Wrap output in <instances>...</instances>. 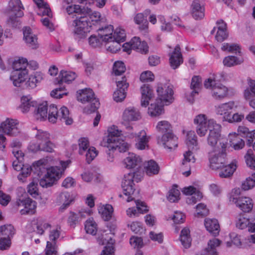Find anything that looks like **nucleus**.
Segmentation results:
<instances>
[{
	"label": "nucleus",
	"instance_id": "f257e3e1",
	"mask_svg": "<svg viewBox=\"0 0 255 255\" xmlns=\"http://www.w3.org/2000/svg\"><path fill=\"white\" fill-rule=\"evenodd\" d=\"M47 160L43 159L37 162V170L39 171L38 175L40 177L45 173L44 176L40 180L39 184L43 188H48L52 186L56 181L58 180L64 169L66 168L67 163L65 162L61 163L62 170L58 167H51L49 168L43 166Z\"/></svg>",
	"mask_w": 255,
	"mask_h": 255
},
{
	"label": "nucleus",
	"instance_id": "f03ea898",
	"mask_svg": "<svg viewBox=\"0 0 255 255\" xmlns=\"http://www.w3.org/2000/svg\"><path fill=\"white\" fill-rule=\"evenodd\" d=\"M50 134L42 130H38L35 134L36 141L31 142L28 147L33 152L42 151L47 152H53L55 145L51 141Z\"/></svg>",
	"mask_w": 255,
	"mask_h": 255
},
{
	"label": "nucleus",
	"instance_id": "7ed1b4c3",
	"mask_svg": "<svg viewBox=\"0 0 255 255\" xmlns=\"http://www.w3.org/2000/svg\"><path fill=\"white\" fill-rule=\"evenodd\" d=\"M143 174V169L140 168L133 173H129L125 176L122 182L123 192L125 195L128 197L127 201L129 202L133 199L131 196L133 194L135 190L134 187V182L138 183L141 181Z\"/></svg>",
	"mask_w": 255,
	"mask_h": 255
},
{
	"label": "nucleus",
	"instance_id": "20e7f679",
	"mask_svg": "<svg viewBox=\"0 0 255 255\" xmlns=\"http://www.w3.org/2000/svg\"><path fill=\"white\" fill-rule=\"evenodd\" d=\"M23 6L20 0H10L7 9L8 16L6 22L11 27H17L20 25L18 18L23 15Z\"/></svg>",
	"mask_w": 255,
	"mask_h": 255
},
{
	"label": "nucleus",
	"instance_id": "39448f33",
	"mask_svg": "<svg viewBox=\"0 0 255 255\" xmlns=\"http://www.w3.org/2000/svg\"><path fill=\"white\" fill-rule=\"evenodd\" d=\"M77 98L78 101L82 103H89L84 109V112L90 114L96 111L99 107L100 103L95 97V94L90 89H85L77 91Z\"/></svg>",
	"mask_w": 255,
	"mask_h": 255
},
{
	"label": "nucleus",
	"instance_id": "423d86ee",
	"mask_svg": "<svg viewBox=\"0 0 255 255\" xmlns=\"http://www.w3.org/2000/svg\"><path fill=\"white\" fill-rule=\"evenodd\" d=\"M48 120L52 123L59 120L66 125H71L73 122L72 119L70 117L69 111L67 107L63 106L58 110L57 106L54 104L49 106Z\"/></svg>",
	"mask_w": 255,
	"mask_h": 255
},
{
	"label": "nucleus",
	"instance_id": "0eeeda50",
	"mask_svg": "<svg viewBox=\"0 0 255 255\" xmlns=\"http://www.w3.org/2000/svg\"><path fill=\"white\" fill-rule=\"evenodd\" d=\"M141 118L139 111L134 107H128L126 108L122 115V121L121 124L124 126L128 131L126 132V136L129 138H133L135 134L130 132L133 127L130 125V122L136 121Z\"/></svg>",
	"mask_w": 255,
	"mask_h": 255
},
{
	"label": "nucleus",
	"instance_id": "6e6552de",
	"mask_svg": "<svg viewBox=\"0 0 255 255\" xmlns=\"http://www.w3.org/2000/svg\"><path fill=\"white\" fill-rule=\"evenodd\" d=\"M194 124L196 126L197 133L201 137L204 136L208 130L218 124L214 119H208L206 115L202 114L195 117Z\"/></svg>",
	"mask_w": 255,
	"mask_h": 255
},
{
	"label": "nucleus",
	"instance_id": "1a4fd4ad",
	"mask_svg": "<svg viewBox=\"0 0 255 255\" xmlns=\"http://www.w3.org/2000/svg\"><path fill=\"white\" fill-rule=\"evenodd\" d=\"M204 86L211 90L212 96L216 100H221L228 95V88L214 78L210 77L204 82Z\"/></svg>",
	"mask_w": 255,
	"mask_h": 255
},
{
	"label": "nucleus",
	"instance_id": "9d476101",
	"mask_svg": "<svg viewBox=\"0 0 255 255\" xmlns=\"http://www.w3.org/2000/svg\"><path fill=\"white\" fill-rule=\"evenodd\" d=\"M87 16H80L73 22V32L76 38H85L90 31L91 25Z\"/></svg>",
	"mask_w": 255,
	"mask_h": 255
},
{
	"label": "nucleus",
	"instance_id": "9b49d317",
	"mask_svg": "<svg viewBox=\"0 0 255 255\" xmlns=\"http://www.w3.org/2000/svg\"><path fill=\"white\" fill-rule=\"evenodd\" d=\"M157 100L161 104L168 106L174 101L173 90L171 86L167 83H159L156 87Z\"/></svg>",
	"mask_w": 255,
	"mask_h": 255
},
{
	"label": "nucleus",
	"instance_id": "f8f14e48",
	"mask_svg": "<svg viewBox=\"0 0 255 255\" xmlns=\"http://www.w3.org/2000/svg\"><path fill=\"white\" fill-rule=\"evenodd\" d=\"M209 165L213 170L221 169L224 164H227V153L212 151L209 152Z\"/></svg>",
	"mask_w": 255,
	"mask_h": 255
},
{
	"label": "nucleus",
	"instance_id": "ddd939ff",
	"mask_svg": "<svg viewBox=\"0 0 255 255\" xmlns=\"http://www.w3.org/2000/svg\"><path fill=\"white\" fill-rule=\"evenodd\" d=\"M79 153L80 154L86 153L87 162L90 163L97 155L98 151L94 147L89 146L87 138L83 137L78 140Z\"/></svg>",
	"mask_w": 255,
	"mask_h": 255
},
{
	"label": "nucleus",
	"instance_id": "4468645a",
	"mask_svg": "<svg viewBox=\"0 0 255 255\" xmlns=\"http://www.w3.org/2000/svg\"><path fill=\"white\" fill-rule=\"evenodd\" d=\"M117 89L113 94L114 100L117 102L123 101L126 97L127 90L129 86L127 81V78L124 76L122 77L115 78Z\"/></svg>",
	"mask_w": 255,
	"mask_h": 255
},
{
	"label": "nucleus",
	"instance_id": "2eb2a0df",
	"mask_svg": "<svg viewBox=\"0 0 255 255\" xmlns=\"http://www.w3.org/2000/svg\"><path fill=\"white\" fill-rule=\"evenodd\" d=\"M15 205L21 215H32L35 212L36 202L29 198L18 199Z\"/></svg>",
	"mask_w": 255,
	"mask_h": 255
},
{
	"label": "nucleus",
	"instance_id": "dca6fc26",
	"mask_svg": "<svg viewBox=\"0 0 255 255\" xmlns=\"http://www.w3.org/2000/svg\"><path fill=\"white\" fill-rule=\"evenodd\" d=\"M122 144H113L106 143L104 145L107 148L106 152L107 154V159L110 162H112L114 160L115 155L117 151L119 152H124L127 151L129 148V144L127 142H121Z\"/></svg>",
	"mask_w": 255,
	"mask_h": 255
},
{
	"label": "nucleus",
	"instance_id": "f3484780",
	"mask_svg": "<svg viewBox=\"0 0 255 255\" xmlns=\"http://www.w3.org/2000/svg\"><path fill=\"white\" fill-rule=\"evenodd\" d=\"M114 236V234L113 233H107L104 232L101 236L98 237V241L100 244L104 245L107 243L108 244L104 248L100 255H114V248L113 246L114 242L113 240Z\"/></svg>",
	"mask_w": 255,
	"mask_h": 255
},
{
	"label": "nucleus",
	"instance_id": "a211bd4d",
	"mask_svg": "<svg viewBox=\"0 0 255 255\" xmlns=\"http://www.w3.org/2000/svg\"><path fill=\"white\" fill-rule=\"evenodd\" d=\"M230 202L235 204L243 212L249 213L253 209L254 203L253 200L248 197H240L239 198L229 197Z\"/></svg>",
	"mask_w": 255,
	"mask_h": 255
},
{
	"label": "nucleus",
	"instance_id": "6ab92c4d",
	"mask_svg": "<svg viewBox=\"0 0 255 255\" xmlns=\"http://www.w3.org/2000/svg\"><path fill=\"white\" fill-rule=\"evenodd\" d=\"M18 124V122L15 119L7 118L1 123L0 128L3 130L4 133L10 136H15L19 133Z\"/></svg>",
	"mask_w": 255,
	"mask_h": 255
},
{
	"label": "nucleus",
	"instance_id": "aec40b11",
	"mask_svg": "<svg viewBox=\"0 0 255 255\" xmlns=\"http://www.w3.org/2000/svg\"><path fill=\"white\" fill-rule=\"evenodd\" d=\"M158 143L169 151L174 150L178 146V138L173 132L163 134L158 139Z\"/></svg>",
	"mask_w": 255,
	"mask_h": 255
},
{
	"label": "nucleus",
	"instance_id": "412c9836",
	"mask_svg": "<svg viewBox=\"0 0 255 255\" xmlns=\"http://www.w3.org/2000/svg\"><path fill=\"white\" fill-rule=\"evenodd\" d=\"M23 40L27 46L33 49L39 47L37 36L29 26L24 27L22 29Z\"/></svg>",
	"mask_w": 255,
	"mask_h": 255
},
{
	"label": "nucleus",
	"instance_id": "4be33fe9",
	"mask_svg": "<svg viewBox=\"0 0 255 255\" xmlns=\"http://www.w3.org/2000/svg\"><path fill=\"white\" fill-rule=\"evenodd\" d=\"M244 98L249 105L255 109V80L248 79V86L244 91Z\"/></svg>",
	"mask_w": 255,
	"mask_h": 255
},
{
	"label": "nucleus",
	"instance_id": "5701e85b",
	"mask_svg": "<svg viewBox=\"0 0 255 255\" xmlns=\"http://www.w3.org/2000/svg\"><path fill=\"white\" fill-rule=\"evenodd\" d=\"M15 233L13 227L10 225H4L0 227V249H4L2 242L5 241L6 244L8 246L9 239Z\"/></svg>",
	"mask_w": 255,
	"mask_h": 255
},
{
	"label": "nucleus",
	"instance_id": "b1692460",
	"mask_svg": "<svg viewBox=\"0 0 255 255\" xmlns=\"http://www.w3.org/2000/svg\"><path fill=\"white\" fill-rule=\"evenodd\" d=\"M183 60L180 48L178 45H176L174 51L169 54V63L173 69H176L183 63Z\"/></svg>",
	"mask_w": 255,
	"mask_h": 255
},
{
	"label": "nucleus",
	"instance_id": "393cba45",
	"mask_svg": "<svg viewBox=\"0 0 255 255\" xmlns=\"http://www.w3.org/2000/svg\"><path fill=\"white\" fill-rule=\"evenodd\" d=\"M28 75V70L12 71L10 79L14 86L20 87L21 85L25 81Z\"/></svg>",
	"mask_w": 255,
	"mask_h": 255
},
{
	"label": "nucleus",
	"instance_id": "a878e982",
	"mask_svg": "<svg viewBox=\"0 0 255 255\" xmlns=\"http://www.w3.org/2000/svg\"><path fill=\"white\" fill-rule=\"evenodd\" d=\"M235 107V103L231 101L216 106V112L218 115L223 116L224 119L226 121Z\"/></svg>",
	"mask_w": 255,
	"mask_h": 255
},
{
	"label": "nucleus",
	"instance_id": "bb28decb",
	"mask_svg": "<svg viewBox=\"0 0 255 255\" xmlns=\"http://www.w3.org/2000/svg\"><path fill=\"white\" fill-rule=\"evenodd\" d=\"M209 130L207 142L209 145L213 147L216 145L221 136V126L218 124Z\"/></svg>",
	"mask_w": 255,
	"mask_h": 255
},
{
	"label": "nucleus",
	"instance_id": "cd10ccee",
	"mask_svg": "<svg viewBox=\"0 0 255 255\" xmlns=\"http://www.w3.org/2000/svg\"><path fill=\"white\" fill-rule=\"evenodd\" d=\"M191 13L196 20L202 19L205 15V9L199 0H194L190 6Z\"/></svg>",
	"mask_w": 255,
	"mask_h": 255
},
{
	"label": "nucleus",
	"instance_id": "c85d7f7f",
	"mask_svg": "<svg viewBox=\"0 0 255 255\" xmlns=\"http://www.w3.org/2000/svg\"><path fill=\"white\" fill-rule=\"evenodd\" d=\"M109 135L107 141V143L113 144H122L121 142H126L120 138L121 135L122 134V131L119 130L117 127L113 126L111 127L109 129Z\"/></svg>",
	"mask_w": 255,
	"mask_h": 255
},
{
	"label": "nucleus",
	"instance_id": "c756f323",
	"mask_svg": "<svg viewBox=\"0 0 255 255\" xmlns=\"http://www.w3.org/2000/svg\"><path fill=\"white\" fill-rule=\"evenodd\" d=\"M221 243V241L216 238L209 240L208 247L197 255H217V248L220 245Z\"/></svg>",
	"mask_w": 255,
	"mask_h": 255
},
{
	"label": "nucleus",
	"instance_id": "7c9ffc66",
	"mask_svg": "<svg viewBox=\"0 0 255 255\" xmlns=\"http://www.w3.org/2000/svg\"><path fill=\"white\" fill-rule=\"evenodd\" d=\"M73 201L74 197L69 193L67 192L61 193L57 199V203L61 205L59 211L63 212Z\"/></svg>",
	"mask_w": 255,
	"mask_h": 255
},
{
	"label": "nucleus",
	"instance_id": "2f4dec72",
	"mask_svg": "<svg viewBox=\"0 0 255 255\" xmlns=\"http://www.w3.org/2000/svg\"><path fill=\"white\" fill-rule=\"evenodd\" d=\"M160 167L154 160L150 159L144 162V172L146 175L151 177L159 173Z\"/></svg>",
	"mask_w": 255,
	"mask_h": 255
},
{
	"label": "nucleus",
	"instance_id": "473e14b6",
	"mask_svg": "<svg viewBox=\"0 0 255 255\" xmlns=\"http://www.w3.org/2000/svg\"><path fill=\"white\" fill-rule=\"evenodd\" d=\"M12 166L16 171H21L20 173L18 175L19 180L24 182V178L28 176L31 171V168L28 165H24L22 163L18 164V162L13 161Z\"/></svg>",
	"mask_w": 255,
	"mask_h": 255
},
{
	"label": "nucleus",
	"instance_id": "72a5a7b5",
	"mask_svg": "<svg viewBox=\"0 0 255 255\" xmlns=\"http://www.w3.org/2000/svg\"><path fill=\"white\" fill-rule=\"evenodd\" d=\"M184 158L182 160V166L185 167L186 169L188 170L183 173V174L187 177L191 174L190 171V163H194L195 162V158L193 155V153L188 150L186 151L184 154Z\"/></svg>",
	"mask_w": 255,
	"mask_h": 255
},
{
	"label": "nucleus",
	"instance_id": "f704fd0d",
	"mask_svg": "<svg viewBox=\"0 0 255 255\" xmlns=\"http://www.w3.org/2000/svg\"><path fill=\"white\" fill-rule=\"evenodd\" d=\"M141 162L142 158L140 156L133 153H129L128 156L124 160L126 167L128 169L139 166Z\"/></svg>",
	"mask_w": 255,
	"mask_h": 255
},
{
	"label": "nucleus",
	"instance_id": "c9c22d12",
	"mask_svg": "<svg viewBox=\"0 0 255 255\" xmlns=\"http://www.w3.org/2000/svg\"><path fill=\"white\" fill-rule=\"evenodd\" d=\"M237 161L235 160L228 165L224 164L221 169H219L220 170L219 173V176L221 178H229L232 176L237 169Z\"/></svg>",
	"mask_w": 255,
	"mask_h": 255
},
{
	"label": "nucleus",
	"instance_id": "e433bc0d",
	"mask_svg": "<svg viewBox=\"0 0 255 255\" xmlns=\"http://www.w3.org/2000/svg\"><path fill=\"white\" fill-rule=\"evenodd\" d=\"M164 105L158 104V101L151 103L148 107L147 114L151 117H157L162 115L164 112L163 106Z\"/></svg>",
	"mask_w": 255,
	"mask_h": 255
},
{
	"label": "nucleus",
	"instance_id": "4c0bfd02",
	"mask_svg": "<svg viewBox=\"0 0 255 255\" xmlns=\"http://www.w3.org/2000/svg\"><path fill=\"white\" fill-rule=\"evenodd\" d=\"M204 225L207 230L213 235L216 236L219 234L220 226L217 220L207 218L205 220Z\"/></svg>",
	"mask_w": 255,
	"mask_h": 255
},
{
	"label": "nucleus",
	"instance_id": "58836bf2",
	"mask_svg": "<svg viewBox=\"0 0 255 255\" xmlns=\"http://www.w3.org/2000/svg\"><path fill=\"white\" fill-rule=\"evenodd\" d=\"M218 24V30L215 36L216 39L218 42H222L228 37L227 32V25L223 20H221L217 22Z\"/></svg>",
	"mask_w": 255,
	"mask_h": 255
},
{
	"label": "nucleus",
	"instance_id": "ea45409f",
	"mask_svg": "<svg viewBox=\"0 0 255 255\" xmlns=\"http://www.w3.org/2000/svg\"><path fill=\"white\" fill-rule=\"evenodd\" d=\"M99 35L100 39L104 42L112 40L113 32L114 31L113 26L111 25L106 26L104 27L100 28L98 29Z\"/></svg>",
	"mask_w": 255,
	"mask_h": 255
},
{
	"label": "nucleus",
	"instance_id": "a19ab883",
	"mask_svg": "<svg viewBox=\"0 0 255 255\" xmlns=\"http://www.w3.org/2000/svg\"><path fill=\"white\" fill-rule=\"evenodd\" d=\"M229 138L231 146L235 150H240L245 146V141L239 135L235 133L230 134Z\"/></svg>",
	"mask_w": 255,
	"mask_h": 255
},
{
	"label": "nucleus",
	"instance_id": "79ce46f5",
	"mask_svg": "<svg viewBox=\"0 0 255 255\" xmlns=\"http://www.w3.org/2000/svg\"><path fill=\"white\" fill-rule=\"evenodd\" d=\"M20 108L23 113L29 111L31 107L36 106V102L33 101L30 95L23 96L21 98Z\"/></svg>",
	"mask_w": 255,
	"mask_h": 255
},
{
	"label": "nucleus",
	"instance_id": "37998d69",
	"mask_svg": "<svg viewBox=\"0 0 255 255\" xmlns=\"http://www.w3.org/2000/svg\"><path fill=\"white\" fill-rule=\"evenodd\" d=\"M244 61L242 57H237L233 55L225 57L223 61L224 65L227 67H234L242 64Z\"/></svg>",
	"mask_w": 255,
	"mask_h": 255
},
{
	"label": "nucleus",
	"instance_id": "c03bdc74",
	"mask_svg": "<svg viewBox=\"0 0 255 255\" xmlns=\"http://www.w3.org/2000/svg\"><path fill=\"white\" fill-rule=\"evenodd\" d=\"M35 118L37 120H44L47 116L48 108L47 102L42 103L38 105V107L34 111Z\"/></svg>",
	"mask_w": 255,
	"mask_h": 255
},
{
	"label": "nucleus",
	"instance_id": "a18cd8bd",
	"mask_svg": "<svg viewBox=\"0 0 255 255\" xmlns=\"http://www.w3.org/2000/svg\"><path fill=\"white\" fill-rule=\"evenodd\" d=\"M136 208H129L127 210V214L128 216L137 217L143 212L142 207H143V202L140 200L135 201Z\"/></svg>",
	"mask_w": 255,
	"mask_h": 255
},
{
	"label": "nucleus",
	"instance_id": "49530a36",
	"mask_svg": "<svg viewBox=\"0 0 255 255\" xmlns=\"http://www.w3.org/2000/svg\"><path fill=\"white\" fill-rule=\"evenodd\" d=\"M59 78H60L59 80L58 79H56L58 84H61L63 83H69L75 79L76 74L71 71H65L62 70L60 72Z\"/></svg>",
	"mask_w": 255,
	"mask_h": 255
},
{
	"label": "nucleus",
	"instance_id": "de8ad7c7",
	"mask_svg": "<svg viewBox=\"0 0 255 255\" xmlns=\"http://www.w3.org/2000/svg\"><path fill=\"white\" fill-rule=\"evenodd\" d=\"M180 240L182 245L185 249H188L190 247L191 238L190 236L189 229L185 228L182 230L180 236Z\"/></svg>",
	"mask_w": 255,
	"mask_h": 255
},
{
	"label": "nucleus",
	"instance_id": "09e8293b",
	"mask_svg": "<svg viewBox=\"0 0 255 255\" xmlns=\"http://www.w3.org/2000/svg\"><path fill=\"white\" fill-rule=\"evenodd\" d=\"M157 131L160 133L166 134L172 132V127L170 123L165 120L159 121L156 126Z\"/></svg>",
	"mask_w": 255,
	"mask_h": 255
},
{
	"label": "nucleus",
	"instance_id": "8fccbe9b",
	"mask_svg": "<svg viewBox=\"0 0 255 255\" xmlns=\"http://www.w3.org/2000/svg\"><path fill=\"white\" fill-rule=\"evenodd\" d=\"M113 211V208L110 204L104 205L99 210V213L101 214L102 218L105 221H109L111 219Z\"/></svg>",
	"mask_w": 255,
	"mask_h": 255
},
{
	"label": "nucleus",
	"instance_id": "3c124183",
	"mask_svg": "<svg viewBox=\"0 0 255 255\" xmlns=\"http://www.w3.org/2000/svg\"><path fill=\"white\" fill-rule=\"evenodd\" d=\"M43 79V75L40 72H36L34 75L29 76L28 80L26 82L27 87L34 88L36 87L37 83Z\"/></svg>",
	"mask_w": 255,
	"mask_h": 255
},
{
	"label": "nucleus",
	"instance_id": "603ef678",
	"mask_svg": "<svg viewBox=\"0 0 255 255\" xmlns=\"http://www.w3.org/2000/svg\"><path fill=\"white\" fill-rule=\"evenodd\" d=\"M130 244L134 247L136 248L137 251L135 255H143V252L141 250L143 247V243L141 237L133 236L130 239Z\"/></svg>",
	"mask_w": 255,
	"mask_h": 255
},
{
	"label": "nucleus",
	"instance_id": "864d4df0",
	"mask_svg": "<svg viewBox=\"0 0 255 255\" xmlns=\"http://www.w3.org/2000/svg\"><path fill=\"white\" fill-rule=\"evenodd\" d=\"M28 66L27 60L26 58H19L15 60L12 63V71H23L28 70L27 66Z\"/></svg>",
	"mask_w": 255,
	"mask_h": 255
},
{
	"label": "nucleus",
	"instance_id": "5fc2aeb1",
	"mask_svg": "<svg viewBox=\"0 0 255 255\" xmlns=\"http://www.w3.org/2000/svg\"><path fill=\"white\" fill-rule=\"evenodd\" d=\"M155 94L152 87L149 85L144 84V107L149 104V103L155 99Z\"/></svg>",
	"mask_w": 255,
	"mask_h": 255
},
{
	"label": "nucleus",
	"instance_id": "6e6d98bb",
	"mask_svg": "<svg viewBox=\"0 0 255 255\" xmlns=\"http://www.w3.org/2000/svg\"><path fill=\"white\" fill-rule=\"evenodd\" d=\"M126 71L125 64L122 61L115 62L113 67V74L116 76V78L121 77ZM123 76H122V77Z\"/></svg>",
	"mask_w": 255,
	"mask_h": 255
},
{
	"label": "nucleus",
	"instance_id": "4d7b16f0",
	"mask_svg": "<svg viewBox=\"0 0 255 255\" xmlns=\"http://www.w3.org/2000/svg\"><path fill=\"white\" fill-rule=\"evenodd\" d=\"M86 15L87 16L89 19H90L93 24H96L99 22H100L102 18H101V14L100 12L97 11H92V10L86 7Z\"/></svg>",
	"mask_w": 255,
	"mask_h": 255
},
{
	"label": "nucleus",
	"instance_id": "13d9d810",
	"mask_svg": "<svg viewBox=\"0 0 255 255\" xmlns=\"http://www.w3.org/2000/svg\"><path fill=\"white\" fill-rule=\"evenodd\" d=\"M221 49L223 51H227L230 53H240L241 48L237 43H224L221 46Z\"/></svg>",
	"mask_w": 255,
	"mask_h": 255
},
{
	"label": "nucleus",
	"instance_id": "bf43d9fd",
	"mask_svg": "<svg viewBox=\"0 0 255 255\" xmlns=\"http://www.w3.org/2000/svg\"><path fill=\"white\" fill-rule=\"evenodd\" d=\"M97 225L93 219L86 221L85 225V229L87 233L95 235L97 232Z\"/></svg>",
	"mask_w": 255,
	"mask_h": 255
},
{
	"label": "nucleus",
	"instance_id": "052dcab7",
	"mask_svg": "<svg viewBox=\"0 0 255 255\" xmlns=\"http://www.w3.org/2000/svg\"><path fill=\"white\" fill-rule=\"evenodd\" d=\"M247 165L251 169H255V154L253 150L249 149L245 155Z\"/></svg>",
	"mask_w": 255,
	"mask_h": 255
},
{
	"label": "nucleus",
	"instance_id": "680f3d73",
	"mask_svg": "<svg viewBox=\"0 0 255 255\" xmlns=\"http://www.w3.org/2000/svg\"><path fill=\"white\" fill-rule=\"evenodd\" d=\"M201 82V80L199 76H195L192 78L191 83V88L193 90L192 92L191 93V95L192 97H193L195 94L198 93Z\"/></svg>",
	"mask_w": 255,
	"mask_h": 255
},
{
	"label": "nucleus",
	"instance_id": "e2e57ef3",
	"mask_svg": "<svg viewBox=\"0 0 255 255\" xmlns=\"http://www.w3.org/2000/svg\"><path fill=\"white\" fill-rule=\"evenodd\" d=\"M126 33L124 29L121 28H117L113 33L112 40H116L121 42H123L126 40Z\"/></svg>",
	"mask_w": 255,
	"mask_h": 255
},
{
	"label": "nucleus",
	"instance_id": "0e129e2a",
	"mask_svg": "<svg viewBox=\"0 0 255 255\" xmlns=\"http://www.w3.org/2000/svg\"><path fill=\"white\" fill-rule=\"evenodd\" d=\"M107 50L112 53H116L121 48V42L116 40H108L105 42Z\"/></svg>",
	"mask_w": 255,
	"mask_h": 255
},
{
	"label": "nucleus",
	"instance_id": "69168bd1",
	"mask_svg": "<svg viewBox=\"0 0 255 255\" xmlns=\"http://www.w3.org/2000/svg\"><path fill=\"white\" fill-rule=\"evenodd\" d=\"M50 227L51 225L48 223L39 221L35 225V228H34V232L40 235H42L45 230Z\"/></svg>",
	"mask_w": 255,
	"mask_h": 255
},
{
	"label": "nucleus",
	"instance_id": "338daca9",
	"mask_svg": "<svg viewBox=\"0 0 255 255\" xmlns=\"http://www.w3.org/2000/svg\"><path fill=\"white\" fill-rule=\"evenodd\" d=\"M186 144L188 146L194 148L198 145L197 137L195 135L194 131H190L187 134Z\"/></svg>",
	"mask_w": 255,
	"mask_h": 255
},
{
	"label": "nucleus",
	"instance_id": "774afa93",
	"mask_svg": "<svg viewBox=\"0 0 255 255\" xmlns=\"http://www.w3.org/2000/svg\"><path fill=\"white\" fill-rule=\"evenodd\" d=\"M57 246L56 244L51 243L50 241L46 243V247L45 249V255H58Z\"/></svg>",
	"mask_w": 255,
	"mask_h": 255
}]
</instances>
